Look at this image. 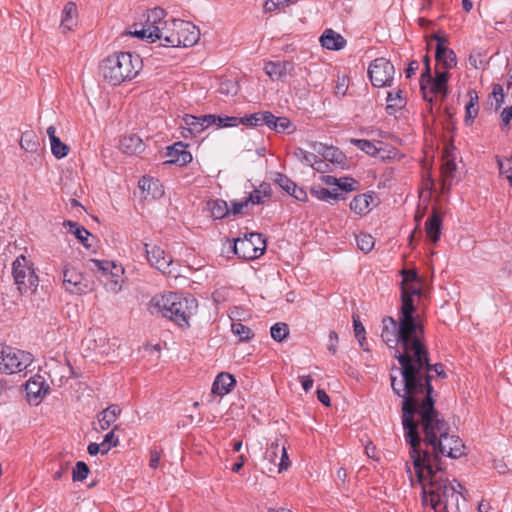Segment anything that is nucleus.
<instances>
[{"mask_svg":"<svg viewBox=\"0 0 512 512\" xmlns=\"http://www.w3.org/2000/svg\"><path fill=\"white\" fill-rule=\"evenodd\" d=\"M183 122L185 124V126L182 127V136L184 138L197 136L205 130L200 116L186 114L183 117Z\"/></svg>","mask_w":512,"mask_h":512,"instance_id":"cd10ccee","label":"nucleus"},{"mask_svg":"<svg viewBox=\"0 0 512 512\" xmlns=\"http://www.w3.org/2000/svg\"><path fill=\"white\" fill-rule=\"evenodd\" d=\"M207 205L211 212V216L214 219H223L230 213V209L225 200H222V199L211 200L207 203Z\"/></svg>","mask_w":512,"mask_h":512,"instance_id":"e433bc0d","label":"nucleus"},{"mask_svg":"<svg viewBox=\"0 0 512 512\" xmlns=\"http://www.w3.org/2000/svg\"><path fill=\"white\" fill-rule=\"evenodd\" d=\"M325 149L323 151V157L330 161L331 163H336L339 165H344L346 161V156L342 151L335 147H327L324 146Z\"/></svg>","mask_w":512,"mask_h":512,"instance_id":"ea45409f","label":"nucleus"},{"mask_svg":"<svg viewBox=\"0 0 512 512\" xmlns=\"http://www.w3.org/2000/svg\"><path fill=\"white\" fill-rule=\"evenodd\" d=\"M165 17V11L162 8H154L152 10H149L146 15L145 24L142 25L140 29L137 28V25L135 24L133 26L134 30H130L129 34L140 38V39H147L150 42H153V33L158 31L153 30V25L159 23L160 18Z\"/></svg>","mask_w":512,"mask_h":512,"instance_id":"dca6fc26","label":"nucleus"},{"mask_svg":"<svg viewBox=\"0 0 512 512\" xmlns=\"http://www.w3.org/2000/svg\"><path fill=\"white\" fill-rule=\"evenodd\" d=\"M47 135L50 140L52 154L57 159L66 157L69 152V147L56 136V128L54 126L51 125L47 128Z\"/></svg>","mask_w":512,"mask_h":512,"instance_id":"2f4dec72","label":"nucleus"},{"mask_svg":"<svg viewBox=\"0 0 512 512\" xmlns=\"http://www.w3.org/2000/svg\"><path fill=\"white\" fill-rule=\"evenodd\" d=\"M374 198V192L356 195L350 202V209L357 215H366L371 210V204Z\"/></svg>","mask_w":512,"mask_h":512,"instance_id":"393cba45","label":"nucleus"},{"mask_svg":"<svg viewBox=\"0 0 512 512\" xmlns=\"http://www.w3.org/2000/svg\"><path fill=\"white\" fill-rule=\"evenodd\" d=\"M395 68L386 58H376L368 68V76L374 87L391 86L394 80Z\"/></svg>","mask_w":512,"mask_h":512,"instance_id":"9b49d317","label":"nucleus"},{"mask_svg":"<svg viewBox=\"0 0 512 512\" xmlns=\"http://www.w3.org/2000/svg\"><path fill=\"white\" fill-rule=\"evenodd\" d=\"M276 122L277 124L275 126V132L277 133L287 132L288 134H290L295 130V127L293 126L292 122L287 117H276Z\"/></svg>","mask_w":512,"mask_h":512,"instance_id":"603ef678","label":"nucleus"},{"mask_svg":"<svg viewBox=\"0 0 512 512\" xmlns=\"http://www.w3.org/2000/svg\"><path fill=\"white\" fill-rule=\"evenodd\" d=\"M164 18H160L159 23L154 24L153 30L158 29L155 33H153V42L156 40H160L161 43L165 42V35H169V33L172 31V28L168 27V24L166 21L163 20Z\"/></svg>","mask_w":512,"mask_h":512,"instance_id":"c03bdc74","label":"nucleus"},{"mask_svg":"<svg viewBox=\"0 0 512 512\" xmlns=\"http://www.w3.org/2000/svg\"><path fill=\"white\" fill-rule=\"evenodd\" d=\"M276 124V116L270 111H263L262 125H266L269 129L275 131Z\"/></svg>","mask_w":512,"mask_h":512,"instance_id":"680f3d73","label":"nucleus"},{"mask_svg":"<svg viewBox=\"0 0 512 512\" xmlns=\"http://www.w3.org/2000/svg\"><path fill=\"white\" fill-rule=\"evenodd\" d=\"M167 157L170 163L185 166L192 161V155L187 150V145L182 142H176L167 147Z\"/></svg>","mask_w":512,"mask_h":512,"instance_id":"412c9836","label":"nucleus"},{"mask_svg":"<svg viewBox=\"0 0 512 512\" xmlns=\"http://www.w3.org/2000/svg\"><path fill=\"white\" fill-rule=\"evenodd\" d=\"M321 45L328 50H341L346 45L345 38L333 29H326L320 37Z\"/></svg>","mask_w":512,"mask_h":512,"instance_id":"a878e982","label":"nucleus"},{"mask_svg":"<svg viewBox=\"0 0 512 512\" xmlns=\"http://www.w3.org/2000/svg\"><path fill=\"white\" fill-rule=\"evenodd\" d=\"M201 121L203 122L204 128H208L210 126H217L218 127V120H220V116L214 115V114H208L200 116Z\"/></svg>","mask_w":512,"mask_h":512,"instance_id":"0e129e2a","label":"nucleus"},{"mask_svg":"<svg viewBox=\"0 0 512 512\" xmlns=\"http://www.w3.org/2000/svg\"><path fill=\"white\" fill-rule=\"evenodd\" d=\"M266 249V240L260 233H250L244 238L233 242V251L239 258L253 260L263 255Z\"/></svg>","mask_w":512,"mask_h":512,"instance_id":"9d476101","label":"nucleus"},{"mask_svg":"<svg viewBox=\"0 0 512 512\" xmlns=\"http://www.w3.org/2000/svg\"><path fill=\"white\" fill-rule=\"evenodd\" d=\"M465 109H466L465 123L467 125H470L473 122V120L477 117L479 109H478V107H474V106L470 107L469 105H466Z\"/></svg>","mask_w":512,"mask_h":512,"instance_id":"338daca9","label":"nucleus"},{"mask_svg":"<svg viewBox=\"0 0 512 512\" xmlns=\"http://www.w3.org/2000/svg\"><path fill=\"white\" fill-rule=\"evenodd\" d=\"M142 59L138 54L119 52L103 60V77L112 85H120L135 78L142 69Z\"/></svg>","mask_w":512,"mask_h":512,"instance_id":"39448f33","label":"nucleus"},{"mask_svg":"<svg viewBox=\"0 0 512 512\" xmlns=\"http://www.w3.org/2000/svg\"><path fill=\"white\" fill-rule=\"evenodd\" d=\"M351 142L356 145L360 150L364 151L366 154L375 156L379 153L380 149L376 147V145L370 140L366 139H352Z\"/></svg>","mask_w":512,"mask_h":512,"instance_id":"37998d69","label":"nucleus"},{"mask_svg":"<svg viewBox=\"0 0 512 512\" xmlns=\"http://www.w3.org/2000/svg\"><path fill=\"white\" fill-rule=\"evenodd\" d=\"M19 144L28 153H38L40 150V139L33 130L23 132Z\"/></svg>","mask_w":512,"mask_h":512,"instance_id":"473e14b6","label":"nucleus"},{"mask_svg":"<svg viewBox=\"0 0 512 512\" xmlns=\"http://www.w3.org/2000/svg\"><path fill=\"white\" fill-rule=\"evenodd\" d=\"M139 187L147 192L152 198H158L163 195L162 185L159 180L151 177H142L139 181Z\"/></svg>","mask_w":512,"mask_h":512,"instance_id":"f704fd0d","label":"nucleus"},{"mask_svg":"<svg viewBox=\"0 0 512 512\" xmlns=\"http://www.w3.org/2000/svg\"><path fill=\"white\" fill-rule=\"evenodd\" d=\"M404 438L410 445L409 455L416 481L422 485V505L436 512H449V501L455 499L458 502L459 492L445 477L442 466L432 463L430 452L421 449L418 430H404Z\"/></svg>","mask_w":512,"mask_h":512,"instance_id":"f03ea898","label":"nucleus"},{"mask_svg":"<svg viewBox=\"0 0 512 512\" xmlns=\"http://www.w3.org/2000/svg\"><path fill=\"white\" fill-rule=\"evenodd\" d=\"M311 195L321 201L331 202L332 200H338L340 194L336 192V190H329L322 186H314L310 190Z\"/></svg>","mask_w":512,"mask_h":512,"instance_id":"4c0bfd02","label":"nucleus"},{"mask_svg":"<svg viewBox=\"0 0 512 512\" xmlns=\"http://www.w3.org/2000/svg\"><path fill=\"white\" fill-rule=\"evenodd\" d=\"M353 326L354 333L356 338H360L361 336H365V328L359 320L358 316L353 315Z\"/></svg>","mask_w":512,"mask_h":512,"instance_id":"774afa93","label":"nucleus"},{"mask_svg":"<svg viewBox=\"0 0 512 512\" xmlns=\"http://www.w3.org/2000/svg\"><path fill=\"white\" fill-rule=\"evenodd\" d=\"M120 149L128 155H137L144 151L145 144L142 139L135 135L124 136L120 141Z\"/></svg>","mask_w":512,"mask_h":512,"instance_id":"c756f323","label":"nucleus"},{"mask_svg":"<svg viewBox=\"0 0 512 512\" xmlns=\"http://www.w3.org/2000/svg\"><path fill=\"white\" fill-rule=\"evenodd\" d=\"M14 283L21 295L36 291L39 279L33 264L24 256H18L12 264Z\"/></svg>","mask_w":512,"mask_h":512,"instance_id":"6e6552de","label":"nucleus"},{"mask_svg":"<svg viewBox=\"0 0 512 512\" xmlns=\"http://www.w3.org/2000/svg\"><path fill=\"white\" fill-rule=\"evenodd\" d=\"M249 201L247 197L241 201H231V213L233 215H239L243 213L244 208H247L249 206Z\"/></svg>","mask_w":512,"mask_h":512,"instance_id":"052dcab7","label":"nucleus"},{"mask_svg":"<svg viewBox=\"0 0 512 512\" xmlns=\"http://www.w3.org/2000/svg\"><path fill=\"white\" fill-rule=\"evenodd\" d=\"M400 274L402 276L401 284H409L418 281V274L415 270L402 269Z\"/></svg>","mask_w":512,"mask_h":512,"instance_id":"bf43d9fd","label":"nucleus"},{"mask_svg":"<svg viewBox=\"0 0 512 512\" xmlns=\"http://www.w3.org/2000/svg\"><path fill=\"white\" fill-rule=\"evenodd\" d=\"M118 429V426H114V428L108 432L105 436L103 441L111 446V448L118 446L119 444V438L117 435H115V430Z\"/></svg>","mask_w":512,"mask_h":512,"instance_id":"e2e57ef3","label":"nucleus"},{"mask_svg":"<svg viewBox=\"0 0 512 512\" xmlns=\"http://www.w3.org/2000/svg\"><path fill=\"white\" fill-rule=\"evenodd\" d=\"M63 286L71 294L81 295L92 290L88 280L76 268L65 265L63 270Z\"/></svg>","mask_w":512,"mask_h":512,"instance_id":"ddd939ff","label":"nucleus"},{"mask_svg":"<svg viewBox=\"0 0 512 512\" xmlns=\"http://www.w3.org/2000/svg\"><path fill=\"white\" fill-rule=\"evenodd\" d=\"M121 412L122 409L117 404H111L107 408L99 412L97 414V420L99 423L100 430L105 431L109 429L111 425L117 421Z\"/></svg>","mask_w":512,"mask_h":512,"instance_id":"b1692460","label":"nucleus"},{"mask_svg":"<svg viewBox=\"0 0 512 512\" xmlns=\"http://www.w3.org/2000/svg\"><path fill=\"white\" fill-rule=\"evenodd\" d=\"M497 164L501 175H505L512 186V160L509 158H497Z\"/></svg>","mask_w":512,"mask_h":512,"instance_id":"09e8293b","label":"nucleus"},{"mask_svg":"<svg viewBox=\"0 0 512 512\" xmlns=\"http://www.w3.org/2000/svg\"><path fill=\"white\" fill-rule=\"evenodd\" d=\"M433 39L436 40L435 59L437 66H441L444 71H449L457 65V57L452 49H449L446 44L448 39L439 34H434Z\"/></svg>","mask_w":512,"mask_h":512,"instance_id":"2eb2a0df","label":"nucleus"},{"mask_svg":"<svg viewBox=\"0 0 512 512\" xmlns=\"http://www.w3.org/2000/svg\"><path fill=\"white\" fill-rule=\"evenodd\" d=\"M241 120L239 117L235 116H220V120H218V128L224 127H235L240 124Z\"/></svg>","mask_w":512,"mask_h":512,"instance_id":"4d7b16f0","label":"nucleus"},{"mask_svg":"<svg viewBox=\"0 0 512 512\" xmlns=\"http://www.w3.org/2000/svg\"><path fill=\"white\" fill-rule=\"evenodd\" d=\"M412 354H399L396 356L399 368L393 367L401 375L398 381L397 376L390 374L391 387L393 392L402 398V425L404 430H418L415 420L416 411L430 398L435 406L434 390L431 385L433 373L445 379L447 374L442 363L431 364L429 352L425 339L411 343Z\"/></svg>","mask_w":512,"mask_h":512,"instance_id":"f257e3e1","label":"nucleus"},{"mask_svg":"<svg viewBox=\"0 0 512 512\" xmlns=\"http://www.w3.org/2000/svg\"><path fill=\"white\" fill-rule=\"evenodd\" d=\"M89 472L88 465L83 461H78L72 470V480L74 482H82L88 477Z\"/></svg>","mask_w":512,"mask_h":512,"instance_id":"79ce46f5","label":"nucleus"},{"mask_svg":"<svg viewBox=\"0 0 512 512\" xmlns=\"http://www.w3.org/2000/svg\"><path fill=\"white\" fill-rule=\"evenodd\" d=\"M492 95L495 99V110H498L503 105L505 99L502 85L493 84Z\"/></svg>","mask_w":512,"mask_h":512,"instance_id":"6e6d98bb","label":"nucleus"},{"mask_svg":"<svg viewBox=\"0 0 512 512\" xmlns=\"http://www.w3.org/2000/svg\"><path fill=\"white\" fill-rule=\"evenodd\" d=\"M32 362L31 353L0 344V373L10 375L22 372Z\"/></svg>","mask_w":512,"mask_h":512,"instance_id":"1a4fd4ad","label":"nucleus"},{"mask_svg":"<svg viewBox=\"0 0 512 512\" xmlns=\"http://www.w3.org/2000/svg\"><path fill=\"white\" fill-rule=\"evenodd\" d=\"M280 449H281V453H280L279 462H278V469H277L278 473L286 471L290 467V460H289L287 449H286L285 445L281 444Z\"/></svg>","mask_w":512,"mask_h":512,"instance_id":"5fc2aeb1","label":"nucleus"},{"mask_svg":"<svg viewBox=\"0 0 512 512\" xmlns=\"http://www.w3.org/2000/svg\"><path fill=\"white\" fill-rule=\"evenodd\" d=\"M358 248L364 253L370 252L374 247V239L370 234L361 233L356 236Z\"/></svg>","mask_w":512,"mask_h":512,"instance_id":"49530a36","label":"nucleus"},{"mask_svg":"<svg viewBox=\"0 0 512 512\" xmlns=\"http://www.w3.org/2000/svg\"><path fill=\"white\" fill-rule=\"evenodd\" d=\"M235 385L236 379L233 375L227 372H221L216 376L211 391L215 395L224 396L231 392Z\"/></svg>","mask_w":512,"mask_h":512,"instance_id":"5701e85b","label":"nucleus"},{"mask_svg":"<svg viewBox=\"0 0 512 512\" xmlns=\"http://www.w3.org/2000/svg\"><path fill=\"white\" fill-rule=\"evenodd\" d=\"M271 337L277 342H282L289 335V327L286 323H276L270 329Z\"/></svg>","mask_w":512,"mask_h":512,"instance_id":"a19ab883","label":"nucleus"},{"mask_svg":"<svg viewBox=\"0 0 512 512\" xmlns=\"http://www.w3.org/2000/svg\"><path fill=\"white\" fill-rule=\"evenodd\" d=\"M294 156L299 159L302 163L307 165H313L316 162L317 156L314 153L308 152L303 148L297 147L294 150Z\"/></svg>","mask_w":512,"mask_h":512,"instance_id":"3c124183","label":"nucleus"},{"mask_svg":"<svg viewBox=\"0 0 512 512\" xmlns=\"http://www.w3.org/2000/svg\"><path fill=\"white\" fill-rule=\"evenodd\" d=\"M172 26L178 28L181 46L192 47L199 41L200 30L193 23L184 20H173Z\"/></svg>","mask_w":512,"mask_h":512,"instance_id":"a211bd4d","label":"nucleus"},{"mask_svg":"<svg viewBox=\"0 0 512 512\" xmlns=\"http://www.w3.org/2000/svg\"><path fill=\"white\" fill-rule=\"evenodd\" d=\"M77 6L74 2H67L62 10L60 29L63 33L71 31L77 22Z\"/></svg>","mask_w":512,"mask_h":512,"instance_id":"c85d7f7f","label":"nucleus"},{"mask_svg":"<svg viewBox=\"0 0 512 512\" xmlns=\"http://www.w3.org/2000/svg\"><path fill=\"white\" fill-rule=\"evenodd\" d=\"M402 90L397 89L396 91H390L387 94V106L386 111L389 115L396 113L406 105V99L402 95Z\"/></svg>","mask_w":512,"mask_h":512,"instance_id":"72a5a7b5","label":"nucleus"},{"mask_svg":"<svg viewBox=\"0 0 512 512\" xmlns=\"http://www.w3.org/2000/svg\"><path fill=\"white\" fill-rule=\"evenodd\" d=\"M455 148L450 147L447 148L443 155V163L441 165V175H442V186L443 189H449L452 185V180L454 178V174L456 172V163H455Z\"/></svg>","mask_w":512,"mask_h":512,"instance_id":"aec40b11","label":"nucleus"},{"mask_svg":"<svg viewBox=\"0 0 512 512\" xmlns=\"http://www.w3.org/2000/svg\"><path fill=\"white\" fill-rule=\"evenodd\" d=\"M383 329L381 333V338L383 342H385L389 347H394L396 345H400L402 348V352L396 351V355L399 354H412L413 349L411 348L413 341L418 340L421 342L425 337V329L423 323H420V330H416L415 333L411 332L408 335H403L401 333V313L398 315V321H396L392 317H384L382 320Z\"/></svg>","mask_w":512,"mask_h":512,"instance_id":"423d86ee","label":"nucleus"},{"mask_svg":"<svg viewBox=\"0 0 512 512\" xmlns=\"http://www.w3.org/2000/svg\"><path fill=\"white\" fill-rule=\"evenodd\" d=\"M449 72L436 68L435 77L429 76L420 79V89L425 100L432 102V94H441L443 97L448 93Z\"/></svg>","mask_w":512,"mask_h":512,"instance_id":"f8f14e48","label":"nucleus"},{"mask_svg":"<svg viewBox=\"0 0 512 512\" xmlns=\"http://www.w3.org/2000/svg\"><path fill=\"white\" fill-rule=\"evenodd\" d=\"M281 444L278 442V440L271 442L265 452L264 458L266 461H268L271 465H273L275 468L278 469V462L279 457L281 453L280 449Z\"/></svg>","mask_w":512,"mask_h":512,"instance_id":"58836bf2","label":"nucleus"},{"mask_svg":"<svg viewBox=\"0 0 512 512\" xmlns=\"http://www.w3.org/2000/svg\"><path fill=\"white\" fill-rule=\"evenodd\" d=\"M165 47H180L181 41L178 35V28L172 27V31L169 35H165V42L161 43Z\"/></svg>","mask_w":512,"mask_h":512,"instance_id":"864d4df0","label":"nucleus"},{"mask_svg":"<svg viewBox=\"0 0 512 512\" xmlns=\"http://www.w3.org/2000/svg\"><path fill=\"white\" fill-rule=\"evenodd\" d=\"M274 182L279 185L286 193L291 194L295 188L296 183L293 182L287 175L282 173H276Z\"/></svg>","mask_w":512,"mask_h":512,"instance_id":"de8ad7c7","label":"nucleus"},{"mask_svg":"<svg viewBox=\"0 0 512 512\" xmlns=\"http://www.w3.org/2000/svg\"><path fill=\"white\" fill-rule=\"evenodd\" d=\"M272 193L271 185L267 182H262L249 193L247 199L251 205H263L271 199Z\"/></svg>","mask_w":512,"mask_h":512,"instance_id":"7c9ffc66","label":"nucleus"},{"mask_svg":"<svg viewBox=\"0 0 512 512\" xmlns=\"http://www.w3.org/2000/svg\"><path fill=\"white\" fill-rule=\"evenodd\" d=\"M63 225L65 227H69V232L75 235L85 248L89 249L91 247V244L88 243V239L91 234L85 227L70 220L65 221Z\"/></svg>","mask_w":512,"mask_h":512,"instance_id":"c9c22d12","label":"nucleus"},{"mask_svg":"<svg viewBox=\"0 0 512 512\" xmlns=\"http://www.w3.org/2000/svg\"><path fill=\"white\" fill-rule=\"evenodd\" d=\"M151 303L163 317L173 321L181 328L190 326L189 319L198 308L197 300L192 295L183 296L175 292L156 295L152 298Z\"/></svg>","mask_w":512,"mask_h":512,"instance_id":"20e7f679","label":"nucleus"},{"mask_svg":"<svg viewBox=\"0 0 512 512\" xmlns=\"http://www.w3.org/2000/svg\"><path fill=\"white\" fill-rule=\"evenodd\" d=\"M90 262L93 264L94 268L110 278L109 283L106 285L109 286L112 292L117 293L121 290L120 277L121 274H123V268L121 266H117L111 261H101L97 259H91Z\"/></svg>","mask_w":512,"mask_h":512,"instance_id":"f3484780","label":"nucleus"},{"mask_svg":"<svg viewBox=\"0 0 512 512\" xmlns=\"http://www.w3.org/2000/svg\"><path fill=\"white\" fill-rule=\"evenodd\" d=\"M25 389L28 401L37 405L48 393L49 386L46 384L42 376L35 375L27 381Z\"/></svg>","mask_w":512,"mask_h":512,"instance_id":"6ab92c4d","label":"nucleus"},{"mask_svg":"<svg viewBox=\"0 0 512 512\" xmlns=\"http://www.w3.org/2000/svg\"><path fill=\"white\" fill-rule=\"evenodd\" d=\"M294 63L291 61H268L264 65L265 73L272 79H280L291 73Z\"/></svg>","mask_w":512,"mask_h":512,"instance_id":"4be33fe9","label":"nucleus"},{"mask_svg":"<svg viewBox=\"0 0 512 512\" xmlns=\"http://www.w3.org/2000/svg\"><path fill=\"white\" fill-rule=\"evenodd\" d=\"M441 230L442 218L436 210H433L425 222V231L427 237L431 240V242L436 243L440 239Z\"/></svg>","mask_w":512,"mask_h":512,"instance_id":"bb28decb","label":"nucleus"},{"mask_svg":"<svg viewBox=\"0 0 512 512\" xmlns=\"http://www.w3.org/2000/svg\"><path fill=\"white\" fill-rule=\"evenodd\" d=\"M231 328L241 341H249L254 336L252 330L240 322L233 323Z\"/></svg>","mask_w":512,"mask_h":512,"instance_id":"a18cd8bd","label":"nucleus"},{"mask_svg":"<svg viewBox=\"0 0 512 512\" xmlns=\"http://www.w3.org/2000/svg\"><path fill=\"white\" fill-rule=\"evenodd\" d=\"M146 258L149 264L161 271L163 274L172 275L171 265L173 259L170 255H167L165 251L157 246L151 244H145Z\"/></svg>","mask_w":512,"mask_h":512,"instance_id":"4468645a","label":"nucleus"},{"mask_svg":"<svg viewBox=\"0 0 512 512\" xmlns=\"http://www.w3.org/2000/svg\"><path fill=\"white\" fill-rule=\"evenodd\" d=\"M419 416L418 433L421 439V447H431L433 455L430 454L434 465H441L440 456H447L453 459L460 458L465 454V445L456 435H451L450 425L441 416L439 411L433 406L430 398L420 406L416 411Z\"/></svg>","mask_w":512,"mask_h":512,"instance_id":"7ed1b4c3","label":"nucleus"},{"mask_svg":"<svg viewBox=\"0 0 512 512\" xmlns=\"http://www.w3.org/2000/svg\"><path fill=\"white\" fill-rule=\"evenodd\" d=\"M262 118L263 111L256 112L250 115H245L244 117H239V119L241 120L240 124L251 127L262 126Z\"/></svg>","mask_w":512,"mask_h":512,"instance_id":"8fccbe9b","label":"nucleus"},{"mask_svg":"<svg viewBox=\"0 0 512 512\" xmlns=\"http://www.w3.org/2000/svg\"><path fill=\"white\" fill-rule=\"evenodd\" d=\"M420 286L414 283L401 284V333L408 335L420 330V323H422L420 315L417 313V307L414 304V296H421Z\"/></svg>","mask_w":512,"mask_h":512,"instance_id":"0eeeda50","label":"nucleus"},{"mask_svg":"<svg viewBox=\"0 0 512 512\" xmlns=\"http://www.w3.org/2000/svg\"><path fill=\"white\" fill-rule=\"evenodd\" d=\"M340 182H338L339 189L349 192L356 189L357 181L353 178L344 177L339 179Z\"/></svg>","mask_w":512,"mask_h":512,"instance_id":"13d9d810","label":"nucleus"},{"mask_svg":"<svg viewBox=\"0 0 512 512\" xmlns=\"http://www.w3.org/2000/svg\"><path fill=\"white\" fill-rule=\"evenodd\" d=\"M161 459V451L153 448L150 450V459H149V466L152 469H156L159 466V462Z\"/></svg>","mask_w":512,"mask_h":512,"instance_id":"69168bd1","label":"nucleus"}]
</instances>
